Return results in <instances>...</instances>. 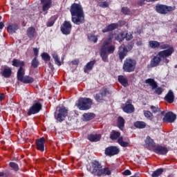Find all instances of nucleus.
Returning a JSON list of instances; mask_svg holds the SVG:
<instances>
[{
    "label": "nucleus",
    "instance_id": "nucleus-58",
    "mask_svg": "<svg viewBox=\"0 0 177 177\" xmlns=\"http://www.w3.org/2000/svg\"><path fill=\"white\" fill-rule=\"evenodd\" d=\"M33 52L35 56H38V52H39V50H38V48H33Z\"/></svg>",
    "mask_w": 177,
    "mask_h": 177
},
{
    "label": "nucleus",
    "instance_id": "nucleus-54",
    "mask_svg": "<svg viewBox=\"0 0 177 177\" xmlns=\"http://www.w3.org/2000/svg\"><path fill=\"white\" fill-rule=\"evenodd\" d=\"M131 174V173L129 169H127L123 172V175H124L125 176H129V175Z\"/></svg>",
    "mask_w": 177,
    "mask_h": 177
},
{
    "label": "nucleus",
    "instance_id": "nucleus-29",
    "mask_svg": "<svg viewBox=\"0 0 177 177\" xmlns=\"http://www.w3.org/2000/svg\"><path fill=\"white\" fill-rule=\"evenodd\" d=\"M95 118V114L92 113L83 114V121H91Z\"/></svg>",
    "mask_w": 177,
    "mask_h": 177
},
{
    "label": "nucleus",
    "instance_id": "nucleus-42",
    "mask_svg": "<svg viewBox=\"0 0 177 177\" xmlns=\"http://www.w3.org/2000/svg\"><path fill=\"white\" fill-rule=\"evenodd\" d=\"M121 12L122 13H123V15H127L129 16L132 15V12H131V10H129L128 7H122L121 9Z\"/></svg>",
    "mask_w": 177,
    "mask_h": 177
},
{
    "label": "nucleus",
    "instance_id": "nucleus-27",
    "mask_svg": "<svg viewBox=\"0 0 177 177\" xmlns=\"http://www.w3.org/2000/svg\"><path fill=\"white\" fill-rule=\"evenodd\" d=\"M118 82L123 86H128V80L125 78L123 75H119L118 77Z\"/></svg>",
    "mask_w": 177,
    "mask_h": 177
},
{
    "label": "nucleus",
    "instance_id": "nucleus-32",
    "mask_svg": "<svg viewBox=\"0 0 177 177\" xmlns=\"http://www.w3.org/2000/svg\"><path fill=\"white\" fill-rule=\"evenodd\" d=\"M145 144L146 146H149V147H154L155 146V143H154V140H153V139H151V138H150V136H147L146 140H145Z\"/></svg>",
    "mask_w": 177,
    "mask_h": 177
},
{
    "label": "nucleus",
    "instance_id": "nucleus-33",
    "mask_svg": "<svg viewBox=\"0 0 177 177\" xmlns=\"http://www.w3.org/2000/svg\"><path fill=\"white\" fill-rule=\"evenodd\" d=\"M134 127H136V128H138L139 129H143V128H146V122L142 121H137L134 123Z\"/></svg>",
    "mask_w": 177,
    "mask_h": 177
},
{
    "label": "nucleus",
    "instance_id": "nucleus-13",
    "mask_svg": "<svg viewBox=\"0 0 177 177\" xmlns=\"http://www.w3.org/2000/svg\"><path fill=\"white\" fill-rule=\"evenodd\" d=\"M44 12L48 13V10L52 7V0H40Z\"/></svg>",
    "mask_w": 177,
    "mask_h": 177
},
{
    "label": "nucleus",
    "instance_id": "nucleus-44",
    "mask_svg": "<svg viewBox=\"0 0 177 177\" xmlns=\"http://www.w3.org/2000/svg\"><path fill=\"white\" fill-rule=\"evenodd\" d=\"M88 38L89 39V41H91V42H94V43H96L97 42V36H95L93 34H89L88 35Z\"/></svg>",
    "mask_w": 177,
    "mask_h": 177
},
{
    "label": "nucleus",
    "instance_id": "nucleus-60",
    "mask_svg": "<svg viewBox=\"0 0 177 177\" xmlns=\"http://www.w3.org/2000/svg\"><path fill=\"white\" fill-rule=\"evenodd\" d=\"M142 41H137V43H136V45L138 46H142Z\"/></svg>",
    "mask_w": 177,
    "mask_h": 177
},
{
    "label": "nucleus",
    "instance_id": "nucleus-26",
    "mask_svg": "<svg viewBox=\"0 0 177 177\" xmlns=\"http://www.w3.org/2000/svg\"><path fill=\"white\" fill-rule=\"evenodd\" d=\"M24 74H26V71L24 68L20 67L17 71V80L18 81H21L24 77Z\"/></svg>",
    "mask_w": 177,
    "mask_h": 177
},
{
    "label": "nucleus",
    "instance_id": "nucleus-8",
    "mask_svg": "<svg viewBox=\"0 0 177 177\" xmlns=\"http://www.w3.org/2000/svg\"><path fill=\"white\" fill-rule=\"evenodd\" d=\"M156 10L160 15H166V13L172 10V7L160 4L156 6Z\"/></svg>",
    "mask_w": 177,
    "mask_h": 177
},
{
    "label": "nucleus",
    "instance_id": "nucleus-16",
    "mask_svg": "<svg viewBox=\"0 0 177 177\" xmlns=\"http://www.w3.org/2000/svg\"><path fill=\"white\" fill-rule=\"evenodd\" d=\"M160 63H161V57L158 56V54H157V55L154 56L151 60L150 67H157V66L160 65Z\"/></svg>",
    "mask_w": 177,
    "mask_h": 177
},
{
    "label": "nucleus",
    "instance_id": "nucleus-40",
    "mask_svg": "<svg viewBox=\"0 0 177 177\" xmlns=\"http://www.w3.org/2000/svg\"><path fill=\"white\" fill-rule=\"evenodd\" d=\"M12 74V71L9 68H6L2 73L3 77L5 78H9V76Z\"/></svg>",
    "mask_w": 177,
    "mask_h": 177
},
{
    "label": "nucleus",
    "instance_id": "nucleus-9",
    "mask_svg": "<svg viewBox=\"0 0 177 177\" xmlns=\"http://www.w3.org/2000/svg\"><path fill=\"white\" fill-rule=\"evenodd\" d=\"M61 31L64 35H68V34L71 32V23L70 21H65L61 26Z\"/></svg>",
    "mask_w": 177,
    "mask_h": 177
},
{
    "label": "nucleus",
    "instance_id": "nucleus-7",
    "mask_svg": "<svg viewBox=\"0 0 177 177\" xmlns=\"http://www.w3.org/2000/svg\"><path fill=\"white\" fill-rule=\"evenodd\" d=\"M42 110V104L39 102H35L32 106L29 109L28 111V115H32V114H38L39 111Z\"/></svg>",
    "mask_w": 177,
    "mask_h": 177
},
{
    "label": "nucleus",
    "instance_id": "nucleus-30",
    "mask_svg": "<svg viewBox=\"0 0 177 177\" xmlns=\"http://www.w3.org/2000/svg\"><path fill=\"white\" fill-rule=\"evenodd\" d=\"M124 125H125V120L123 117L119 116L118 119V126L121 130L124 129Z\"/></svg>",
    "mask_w": 177,
    "mask_h": 177
},
{
    "label": "nucleus",
    "instance_id": "nucleus-20",
    "mask_svg": "<svg viewBox=\"0 0 177 177\" xmlns=\"http://www.w3.org/2000/svg\"><path fill=\"white\" fill-rule=\"evenodd\" d=\"M19 30V25L17 24H12L9 25L7 28V30L10 34H14V32H16Z\"/></svg>",
    "mask_w": 177,
    "mask_h": 177
},
{
    "label": "nucleus",
    "instance_id": "nucleus-22",
    "mask_svg": "<svg viewBox=\"0 0 177 177\" xmlns=\"http://www.w3.org/2000/svg\"><path fill=\"white\" fill-rule=\"evenodd\" d=\"M88 139L90 142H99L102 139V136L100 134H91L88 136Z\"/></svg>",
    "mask_w": 177,
    "mask_h": 177
},
{
    "label": "nucleus",
    "instance_id": "nucleus-18",
    "mask_svg": "<svg viewBox=\"0 0 177 177\" xmlns=\"http://www.w3.org/2000/svg\"><path fill=\"white\" fill-rule=\"evenodd\" d=\"M165 100L168 103H174L175 100V95L174 94V91L172 90H169L167 95L165 97Z\"/></svg>",
    "mask_w": 177,
    "mask_h": 177
},
{
    "label": "nucleus",
    "instance_id": "nucleus-12",
    "mask_svg": "<svg viewBox=\"0 0 177 177\" xmlns=\"http://www.w3.org/2000/svg\"><path fill=\"white\" fill-rule=\"evenodd\" d=\"M68 111L64 107L59 110V113L57 115L56 120L59 122H62L64 120V118L67 117Z\"/></svg>",
    "mask_w": 177,
    "mask_h": 177
},
{
    "label": "nucleus",
    "instance_id": "nucleus-31",
    "mask_svg": "<svg viewBox=\"0 0 177 177\" xmlns=\"http://www.w3.org/2000/svg\"><path fill=\"white\" fill-rule=\"evenodd\" d=\"M120 135L121 133L120 132L116 131H113L112 132H111L110 139H111V140H115L118 139V138H120Z\"/></svg>",
    "mask_w": 177,
    "mask_h": 177
},
{
    "label": "nucleus",
    "instance_id": "nucleus-6",
    "mask_svg": "<svg viewBox=\"0 0 177 177\" xmlns=\"http://www.w3.org/2000/svg\"><path fill=\"white\" fill-rule=\"evenodd\" d=\"M175 52L174 48H171L167 50H164L158 53V56H160V60H162L164 63L168 64L169 63V59H167V57H169V56L172 55V53Z\"/></svg>",
    "mask_w": 177,
    "mask_h": 177
},
{
    "label": "nucleus",
    "instance_id": "nucleus-17",
    "mask_svg": "<svg viewBox=\"0 0 177 177\" xmlns=\"http://www.w3.org/2000/svg\"><path fill=\"white\" fill-rule=\"evenodd\" d=\"M37 147L40 151H44L45 150V138L41 137L39 140H36Z\"/></svg>",
    "mask_w": 177,
    "mask_h": 177
},
{
    "label": "nucleus",
    "instance_id": "nucleus-51",
    "mask_svg": "<svg viewBox=\"0 0 177 177\" xmlns=\"http://www.w3.org/2000/svg\"><path fill=\"white\" fill-rule=\"evenodd\" d=\"M98 6H100V8H107L109 6V4H107L106 1H103V2L99 3Z\"/></svg>",
    "mask_w": 177,
    "mask_h": 177
},
{
    "label": "nucleus",
    "instance_id": "nucleus-63",
    "mask_svg": "<svg viewBox=\"0 0 177 177\" xmlns=\"http://www.w3.org/2000/svg\"><path fill=\"white\" fill-rule=\"evenodd\" d=\"M3 175H5V173H3V172H0V177L3 176Z\"/></svg>",
    "mask_w": 177,
    "mask_h": 177
},
{
    "label": "nucleus",
    "instance_id": "nucleus-3",
    "mask_svg": "<svg viewBox=\"0 0 177 177\" xmlns=\"http://www.w3.org/2000/svg\"><path fill=\"white\" fill-rule=\"evenodd\" d=\"M93 171L91 174L95 176H102V175H111V171L109 168H102V165L97 161L92 162Z\"/></svg>",
    "mask_w": 177,
    "mask_h": 177
},
{
    "label": "nucleus",
    "instance_id": "nucleus-1",
    "mask_svg": "<svg viewBox=\"0 0 177 177\" xmlns=\"http://www.w3.org/2000/svg\"><path fill=\"white\" fill-rule=\"evenodd\" d=\"M70 12L72 16V21L74 24L80 26V24L85 22V15L84 14V10L81 4H72Z\"/></svg>",
    "mask_w": 177,
    "mask_h": 177
},
{
    "label": "nucleus",
    "instance_id": "nucleus-56",
    "mask_svg": "<svg viewBox=\"0 0 177 177\" xmlns=\"http://www.w3.org/2000/svg\"><path fill=\"white\" fill-rule=\"evenodd\" d=\"M106 93H107V89H104L101 91L102 96H106Z\"/></svg>",
    "mask_w": 177,
    "mask_h": 177
},
{
    "label": "nucleus",
    "instance_id": "nucleus-57",
    "mask_svg": "<svg viewBox=\"0 0 177 177\" xmlns=\"http://www.w3.org/2000/svg\"><path fill=\"white\" fill-rule=\"evenodd\" d=\"M72 64H75V66L78 65V63H80V61L78 59H74L71 62Z\"/></svg>",
    "mask_w": 177,
    "mask_h": 177
},
{
    "label": "nucleus",
    "instance_id": "nucleus-46",
    "mask_svg": "<svg viewBox=\"0 0 177 177\" xmlns=\"http://www.w3.org/2000/svg\"><path fill=\"white\" fill-rule=\"evenodd\" d=\"M159 48H160V49H162V50L166 49V50H167L171 49V48H174V47L170 46L169 44H160Z\"/></svg>",
    "mask_w": 177,
    "mask_h": 177
},
{
    "label": "nucleus",
    "instance_id": "nucleus-39",
    "mask_svg": "<svg viewBox=\"0 0 177 177\" xmlns=\"http://www.w3.org/2000/svg\"><path fill=\"white\" fill-rule=\"evenodd\" d=\"M52 56L55 60V64H57V66H62V62H60V59H59L57 54H56V53H53Z\"/></svg>",
    "mask_w": 177,
    "mask_h": 177
},
{
    "label": "nucleus",
    "instance_id": "nucleus-21",
    "mask_svg": "<svg viewBox=\"0 0 177 177\" xmlns=\"http://www.w3.org/2000/svg\"><path fill=\"white\" fill-rule=\"evenodd\" d=\"M27 35L30 39H32L35 35H37V32H35V28L30 27L28 28L26 30Z\"/></svg>",
    "mask_w": 177,
    "mask_h": 177
},
{
    "label": "nucleus",
    "instance_id": "nucleus-64",
    "mask_svg": "<svg viewBox=\"0 0 177 177\" xmlns=\"http://www.w3.org/2000/svg\"><path fill=\"white\" fill-rule=\"evenodd\" d=\"M136 32L137 34H140V30L137 29V31H136Z\"/></svg>",
    "mask_w": 177,
    "mask_h": 177
},
{
    "label": "nucleus",
    "instance_id": "nucleus-53",
    "mask_svg": "<svg viewBox=\"0 0 177 177\" xmlns=\"http://www.w3.org/2000/svg\"><path fill=\"white\" fill-rule=\"evenodd\" d=\"M95 99L97 102H102V99L100 97V95L99 94H96L95 95Z\"/></svg>",
    "mask_w": 177,
    "mask_h": 177
},
{
    "label": "nucleus",
    "instance_id": "nucleus-11",
    "mask_svg": "<svg viewBox=\"0 0 177 177\" xmlns=\"http://www.w3.org/2000/svg\"><path fill=\"white\" fill-rule=\"evenodd\" d=\"M120 153V149L117 147H109L105 149L106 156H115Z\"/></svg>",
    "mask_w": 177,
    "mask_h": 177
},
{
    "label": "nucleus",
    "instance_id": "nucleus-36",
    "mask_svg": "<svg viewBox=\"0 0 177 177\" xmlns=\"http://www.w3.org/2000/svg\"><path fill=\"white\" fill-rule=\"evenodd\" d=\"M149 46L152 49H156L160 48V42L157 41H149Z\"/></svg>",
    "mask_w": 177,
    "mask_h": 177
},
{
    "label": "nucleus",
    "instance_id": "nucleus-19",
    "mask_svg": "<svg viewBox=\"0 0 177 177\" xmlns=\"http://www.w3.org/2000/svg\"><path fill=\"white\" fill-rule=\"evenodd\" d=\"M123 111H124V113H127L128 114H131L135 111V108L133 107V105L131 104V102H127L126 105L123 108Z\"/></svg>",
    "mask_w": 177,
    "mask_h": 177
},
{
    "label": "nucleus",
    "instance_id": "nucleus-15",
    "mask_svg": "<svg viewBox=\"0 0 177 177\" xmlns=\"http://www.w3.org/2000/svg\"><path fill=\"white\" fill-rule=\"evenodd\" d=\"M127 53H128V51L127 50V48H125L124 45H122L119 47L118 56H119V59L121 60V62H122V60H124V59L125 58V56H127Z\"/></svg>",
    "mask_w": 177,
    "mask_h": 177
},
{
    "label": "nucleus",
    "instance_id": "nucleus-38",
    "mask_svg": "<svg viewBox=\"0 0 177 177\" xmlns=\"http://www.w3.org/2000/svg\"><path fill=\"white\" fill-rule=\"evenodd\" d=\"M163 172H164V169H161V168L160 169H158L155 171L153 172V174H151V176L152 177H158Z\"/></svg>",
    "mask_w": 177,
    "mask_h": 177
},
{
    "label": "nucleus",
    "instance_id": "nucleus-4",
    "mask_svg": "<svg viewBox=\"0 0 177 177\" xmlns=\"http://www.w3.org/2000/svg\"><path fill=\"white\" fill-rule=\"evenodd\" d=\"M136 67V61L131 58H127L124 60L123 64V70L126 73H132L135 71Z\"/></svg>",
    "mask_w": 177,
    "mask_h": 177
},
{
    "label": "nucleus",
    "instance_id": "nucleus-23",
    "mask_svg": "<svg viewBox=\"0 0 177 177\" xmlns=\"http://www.w3.org/2000/svg\"><path fill=\"white\" fill-rule=\"evenodd\" d=\"M95 63L96 61H91L86 64V65L84 68V73H88V71L92 70L93 68V66H95Z\"/></svg>",
    "mask_w": 177,
    "mask_h": 177
},
{
    "label": "nucleus",
    "instance_id": "nucleus-10",
    "mask_svg": "<svg viewBox=\"0 0 177 177\" xmlns=\"http://www.w3.org/2000/svg\"><path fill=\"white\" fill-rule=\"evenodd\" d=\"M175 120H176V115L172 112H168L165 113V117L163 118V122L172 124V122H175Z\"/></svg>",
    "mask_w": 177,
    "mask_h": 177
},
{
    "label": "nucleus",
    "instance_id": "nucleus-59",
    "mask_svg": "<svg viewBox=\"0 0 177 177\" xmlns=\"http://www.w3.org/2000/svg\"><path fill=\"white\" fill-rule=\"evenodd\" d=\"M4 26L5 25L3 24V22H0V30H2V28H3Z\"/></svg>",
    "mask_w": 177,
    "mask_h": 177
},
{
    "label": "nucleus",
    "instance_id": "nucleus-28",
    "mask_svg": "<svg viewBox=\"0 0 177 177\" xmlns=\"http://www.w3.org/2000/svg\"><path fill=\"white\" fill-rule=\"evenodd\" d=\"M21 82L24 84H32L34 82V78L30 76H24L21 80H19Z\"/></svg>",
    "mask_w": 177,
    "mask_h": 177
},
{
    "label": "nucleus",
    "instance_id": "nucleus-25",
    "mask_svg": "<svg viewBox=\"0 0 177 177\" xmlns=\"http://www.w3.org/2000/svg\"><path fill=\"white\" fill-rule=\"evenodd\" d=\"M145 84H148L149 85H150V86H151L152 89H156V88H157L158 85H157V82H156V80H154V79H147L145 80Z\"/></svg>",
    "mask_w": 177,
    "mask_h": 177
},
{
    "label": "nucleus",
    "instance_id": "nucleus-34",
    "mask_svg": "<svg viewBox=\"0 0 177 177\" xmlns=\"http://www.w3.org/2000/svg\"><path fill=\"white\" fill-rule=\"evenodd\" d=\"M143 113L145 118H147V120H149L150 121H153V118H154V116L150 111L144 110Z\"/></svg>",
    "mask_w": 177,
    "mask_h": 177
},
{
    "label": "nucleus",
    "instance_id": "nucleus-41",
    "mask_svg": "<svg viewBox=\"0 0 177 177\" xmlns=\"http://www.w3.org/2000/svg\"><path fill=\"white\" fill-rule=\"evenodd\" d=\"M115 39L119 42H122L125 39V35L124 33H119L118 35H115Z\"/></svg>",
    "mask_w": 177,
    "mask_h": 177
},
{
    "label": "nucleus",
    "instance_id": "nucleus-35",
    "mask_svg": "<svg viewBox=\"0 0 177 177\" xmlns=\"http://www.w3.org/2000/svg\"><path fill=\"white\" fill-rule=\"evenodd\" d=\"M12 66L15 67H23L24 66V62L20 61L19 59H13L12 60Z\"/></svg>",
    "mask_w": 177,
    "mask_h": 177
},
{
    "label": "nucleus",
    "instance_id": "nucleus-43",
    "mask_svg": "<svg viewBox=\"0 0 177 177\" xmlns=\"http://www.w3.org/2000/svg\"><path fill=\"white\" fill-rule=\"evenodd\" d=\"M31 66L32 67H33V68H37V67L39 66V62H38V59H37V57H35L32 60Z\"/></svg>",
    "mask_w": 177,
    "mask_h": 177
},
{
    "label": "nucleus",
    "instance_id": "nucleus-47",
    "mask_svg": "<svg viewBox=\"0 0 177 177\" xmlns=\"http://www.w3.org/2000/svg\"><path fill=\"white\" fill-rule=\"evenodd\" d=\"M10 167L14 169V171H19V165L13 162H10Z\"/></svg>",
    "mask_w": 177,
    "mask_h": 177
},
{
    "label": "nucleus",
    "instance_id": "nucleus-24",
    "mask_svg": "<svg viewBox=\"0 0 177 177\" xmlns=\"http://www.w3.org/2000/svg\"><path fill=\"white\" fill-rule=\"evenodd\" d=\"M118 27V24H111L109 25L106 28L102 30V32H109V31H113V30H115Z\"/></svg>",
    "mask_w": 177,
    "mask_h": 177
},
{
    "label": "nucleus",
    "instance_id": "nucleus-48",
    "mask_svg": "<svg viewBox=\"0 0 177 177\" xmlns=\"http://www.w3.org/2000/svg\"><path fill=\"white\" fill-rule=\"evenodd\" d=\"M41 57L42 59H44V60H46L47 62L50 60V56H49V55H48V53H42Z\"/></svg>",
    "mask_w": 177,
    "mask_h": 177
},
{
    "label": "nucleus",
    "instance_id": "nucleus-37",
    "mask_svg": "<svg viewBox=\"0 0 177 177\" xmlns=\"http://www.w3.org/2000/svg\"><path fill=\"white\" fill-rule=\"evenodd\" d=\"M118 142L119 143V145H120V146H122V147H128L129 146V142H124L122 137L118 138Z\"/></svg>",
    "mask_w": 177,
    "mask_h": 177
},
{
    "label": "nucleus",
    "instance_id": "nucleus-55",
    "mask_svg": "<svg viewBox=\"0 0 177 177\" xmlns=\"http://www.w3.org/2000/svg\"><path fill=\"white\" fill-rule=\"evenodd\" d=\"M55 24V21H49L47 24V27H52Z\"/></svg>",
    "mask_w": 177,
    "mask_h": 177
},
{
    "label": "nucleus",
    "instance_id": "nucleus-50",
    "mask_svg": "<svg viewBox=\"0 0 177 177\" xmlns=\"http://www.w3.org/2000/svg\"><path fill=\"white\" fill-rule=\"evenodd\" d=\"M133 48V43H130L127 46H125V49L126 50H127V52H129V50H132Z\"/></svg>",
    "mask_w": 177,
    "mask_h": 177
},
{
    "label": "nucleus",
    "instance_id": "nucleus-45",
    "mask_svg": "<svg viewBox=\"0 0 177 177\" xmlns=\"http://www.w3.org/2000/svg\"><path fill=\"white\" fill-rule=\"evenodd\" d=\"M150 109H151L152 113H153L154 114H156V113H160V111H161V109L160 108H158V106H155L151 105L150 106Z\"/></svg>",
    "mask_w": 177,
    "mask_h": 177
},
{
    "label": "nucleus",
    "instance_id": "nucleus-5",
    "mask_svg": "<svg viewBox=\"0 0 177 177\" xmlns=\"http://www.w3.org/2000/svg\"><path fill=\"white\" fill-rule=\"evenodd\" d=\"M92 106L91 98H80L78 101L77 107L79 110H89Z\"/></svg>",
    "mask_w": 177,
    "mask_h": 177
},
{
    "label": "nucleus",
    "instance_id": "nucleus-49",
    "mask_svg": "<svg viewBox=\"0 0 177 177\" xmlns=\"http://www.w3.org/2000/svg\"><path fill=\"white\" fill-rule=\"evenodd\" d=\"M124 38H126L127 41H131V39H132V38H133V36L132 35L131 33H126L124 35Z\"/></svg>",
    "mask_w": 177,
    "mask_h": 177
},
{
    "label": "nucleus",
    "instance_id": "nucleus-52",
    "mask_svg": "<svg viewBox=\"0 0 177 177\" xmlns=\"http://www.w3.org/2000/svg\"><path fill=\"white\" fill-rule=\"evenodd\" d=\"M155 93H156V95H161V93H162V88L160 87L156 88L155 91Z\"/></svg>",
    "mask_w": 177,
    "mask_h": 177
},
{
    "label": "nucleus",
    "instance_id": "nucleus-62",
    "mask_svg": "<svg viewBox=\"0 0 177 177\" xmlns=\"http://www.w3.org/2000/svg\"><path fill=\"white\" fill-rule=\"evenodd\" d=\"M143 4V1H141L139 2L138 5H140V6H142Z\"/></svg>",
    "mask_w": 177,
    "mask_h": 177
},
{
    "label": "nucleus",
    "instance_id": "nucleus-61",
    "mask_svg": "<svg viewBox=\"0 0 177 177\" xmlns=\"http://www.w3.org/2000/svg\"><path fill=\"white\" fill-rule=\"evenodd\" d=\"M3 100V94L0 95V102H2Z\"/></svg>",
    "mask_w": 177,
    "mask_h": 177
},
{
    "label": "nucleus",
    "instance_id": "nucleus-14",
    "mask_svg": "<svg viewBox=\"0 0 177 177\" xmlns=\"http://www.w3.org/2000/svg\"><path fill=\"white\" fill-rule=\"evenodd\" d=\"M153 151L156 154H159L160 156H165V154L168 153V149L165 148V147L158 145L155 147V148L153 149Z\"/></svg>",
    "mask_w": 177,
    "mask_h": 177
},
{
    "label": "nucleus",
    "instance_id": "nucleus-2",
    "mask_svg": "<svg viewBox=\"0 0 177 177\" xmlns=\"http://www.w3.org/2000/svg\"><path fill=\"white\" fill-rule=\"evenodd\" d=\"M111 38H113V37L109 36V38L105 39L102 43L100 50V56L103 62H107L109 54L114 53V50H115V47L111 45Z\"/></svg>",
    "mask_w": 177,
    "mask_h": 177
}]
</instances>
